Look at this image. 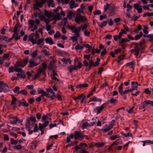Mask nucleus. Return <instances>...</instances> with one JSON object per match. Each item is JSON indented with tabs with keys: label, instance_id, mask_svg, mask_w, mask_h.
I'll list each match as a JSON object with an SVG mask.
<instances>
[{
	"label": "nucleus",
	"instance_id": "obj_8",
	"mask_svg": "<svg viewBox=\"0 0 153 153\" xmlns=\"http://www.w3.org/2000/svg\"><path fill=\"white\" fill-rule=\"evenodd\" d=\"M74 138L75 139L83 138L82 134L79 131H75Z\"/></svg>",
	"mask_w": 153,
	"mask_h": 153
},
{
	"label": "nucleus",
	"instance_id": "obj_39",
	"mask_svg": "<svg viewBox=\"0 0 153 153\" xmlns=\"http://www.w3.org/2000/svg\"><path fill=\"white\" fill-rule=\"evenodd\" d=\"M79 153H88V152L85 150V148H81L79 151Z\"/></svg>",
	"mask_w": 153,
	"mask_h": 153
},
{
	"label": "nucleus",
	"instance_id": "obj_21",
	"mask_svg": "<svg viewBox=\"0 0 153 153\" xmlns=\"http://www.w3.org/2000/svg\"><path fill=\"white\" fill-rule=\"evenodd\" d=\"M123 83H122L118 88L119 92L120 94L122 96L123 95Z\"/></svg>",
	"mask_w": 153,
	"mask_h": 153
},
{
	"label": "nucleus",
	"instance_id": "obj_56",
	"mask_svg": "<svg viewBox=\"0 0 153 153\" xmlns=\"http://www.w3.org/2000/svg\"><path fill=\"white\" fill-rule=\"evenodd\" d=\"M117 137V135H112L110 137L109 139L111 140H114L116 139Z\"/></svg>",
	"mask_w": 153,
	"mask_h": 153
},
{
	"label": "nucleus",
	"instance_id": "obj_37",
	"mask_svg": "<svg viewBox=\"0 0 153 153\" xmlns=\"http://www.w3.org/2000/svg\"><path fill=\"white\" fill-rule=\"evenodd\" d=\"M121 134L126 137H127L129 136L131 137L132 136V134L130 133H128L127 134H124L123 132H121Z\"/></svg>",
	"mask_w": 153,
	"mask_h": 153
},
{
	"label": "nucleus",
	"instance_id": "obj_9",
	"mask_svg": "<svg viewBox=\"0 0 153 153\" xmlns=\"http://www.w3.org/2000/svg\"><path fill=\"white\" fill-rule=\"evenodd\" d=\"M44 38H41L38 39L37 41L35 40V41L36 42L35 43V44H37V45H39V47L41 48L44 45Z\"/></svg>",
	"mask_w": 153,
	"mask_h": 153
},
{
	"label": "nucleus",
	"instance_id": "obj_36",
	"mask_svg": "<svg viewBox=\"0 0 153 153\" xmlns=\"http://www.w3.org/2000/svg\"><path fill=\"white\" fill-rule=\"evenodd\" d=\"M115 123V120H112L111 122H110L109 125L108 126L112 129L113 126L114 124Z\"/></svg>",
	"mask_w": 153,
	"mask_h": 153
},
{
	"label": "nucleus",
	"instance_id": "obj_63",
	"mask_svg": "<svg viewBox=\"0 0 153 153\" xmlns=\"http://www.w3.org/2000/svg\"><path fill=\"white\" fill-rule=\"evenodd\" d=\"M36 117L37 119L39 120L42 117V115L41 113H37L36 114Z\"/></svg>",
	"mask_w": 153,
	"mask_h": 153
},
{
	"label": "nucleus",
	"instance_id": "obj_35",
	"mask_svg": "<svg viewBox=\"0 0 153 153\" xmlns=\"http://www.w3.org/2000/svg\"><path fill=\"white\" fill-rule=\"evenodd\" d=\"M153 16V13H150L149 12H146L143 14V16L145 17L146 16Z\"/></svg>",
	"mask_w": 153,
	"mask_h": 153
},
{
	"label": "nucleus",
	"instance_id": "obj_17",
	"mask_svg": "<svg viewBox=\"0 0 153 153\" xmlns=\"http://www.w3.org/2000/svg\"><path fill=\"white\" fill-rule=\"evenodd\" d=\"M62 18V16L60 15L59 13H58L54 16L53 19L54 21H56L57 20H60Z\"/></svg>",
	"mask_w": 153,
	"mask_h": 153
},
{
	"label": "nucleus",
	"instance_id": "obj_22",
	"mask_svg": "<svg viewBox=\"0 0 153 153\" xmlns=\"http://www.w3.org/2000/svg\"><path fill=\"white\" fill-rule=\"evenodd\" d=\"M134 63L132 62L129 63H127L126 64V66L127 67H129L130 68H134Z\"/></svg>",
	"mask_w": 153,
	"mask_h": 153
},
{
	"label": "nucleus",
	"instance_id": "obj_31",
	"mask_svg": "<svg viewBox=\"0 0 153 153\" xmlns=\"http://www.w3.org/2000/svg\"><path fill=\"white\" fill-rule=\"evenodd\" d=\"M104 143H95L94 146L97 147H100L104 146Z\"/></svg>",
	"mask_w": 153,
	"mask_h": 153
},
{
	"label": "nucleus",
	"instance_id": "obj_18",
	"mask_svg": "<svg viewBox=\"0 0 153 153\" xmlns=\"http://www.w3.org/2000/svg\"><path fill=\"white\" fill-rule=\"evenodd\" d=\"M87 122L89 124V126H93L95 124L96 122V121L95 119L92 118L91 120H87Z\"/></svg>",
	"mask_w": 153,
	"mask_h": 153
},
{
	"label": "nucleus",
	"instance_id": "obj_3",
	"mask_svg": "<svg viewBox=\"0 0 153 153\" xmlns=\"http://www.w3.org/2000/svg\"><path fill=\"white\" fill-rule=\"evenodd\" d=\"M28 61V58H26L23 59L19 60L16 62L15 65V66L16 67H24L27 64Z\"/></svg>",
	"mask_w": 153,
	"mask_h": 153
},
{
	"label": "nucleus",
	"instance_id": "obj_27",
	"mask_svg": "<svg viewBox=\"0 0 153 153\" xmlns=\"http://www.w3.org/2000/svg\"><path fill=\"white\" fill-rule=\"evenodd\" d=\"M67 19L66 18H65L62 20L61 22L60 23L59 25H65L67 23Z\"/></svg>",
	"mask_w": 153,
	"mask_h": 153
},
{
	"label": "nucleus",
	"instance_id": "obj_58",
	"mask_svg": "<svg viewBox=\"0 0 153 153\" xmlns=\"http://www.w3.org/2000/svg\"><path fill=\"white\" fill-rule=\"evenodd\" d=\"M80 27L81 28L82 30L84 29L86 30V29L87 27V24H85L83 25H81Z\"/></svg>",
	"mask_w": 153,
	"mask_h": 153
},
{
	"label": "nucleus",
	"instance_id": "obj_49",
	"mask_svg": "<svg viewBox=\"0 0 153 153\" xmlns=\"http://www.w3.org/2000/svg\"><path fill=\"white\" fill-rule=\"evenodd\" d=\"M107 22L105 21L102 22L101 24L99 25V26L101 27H103L105 26L107 24Z\"/></svg>",
	"mask_w": 153,
	"mask_h": 153
},
{
	"label": "nucleus",
	"instance_id": "obj_30",
	"mask_svg": "<svg viewBox=\"0 0 153 153\" xmlns=\"http://www.w3.org/2000/svg\"><path fill=\"white\" fill-rule=\"evenodd\" d=\"M88 85L87 84H80L76 86V88L87 87Z\"/></svg>",
	"mask_w": 153,
	"mask_h": 153
},
{
	"label": "nucleus",
	"instance_id": "obj_42",
	"mask_svg": "<svg viewBox=\"0 0 153 153\" xmlns=\"http://www.w3.org/2000/svg\"><path fill=\"white\" fill-rule=\"evenodd\" d=\"M45 4V3H43V2L41 1V2H37L35 4L38 7H41L43 6V4Z\"/></svg>",
	"mask_w": 153,
	"mask_h": 153
},
{
	"label": "nucleus",
	"instance_id": "obj_32",
	"mask_svg": "<svg viewBox=\"0 0 153 153\" xmlns=\"http://www.w3.org/2000/svg\"><path fill=\"white\" fill-rule=\"evenodd\" d=\"M100 60L99 58H97V61L94 62L93 66L94 67H97L99 65V62H100Z\"/></svg>",
	"mask_w": 153,
	"mask_h": 153
},
{
	"label": "nucleus",
	"instance_id": "obj_40",
	"mask_svg": "<svg viewBox=\"0 0 153 153\" xmlns=\"http://www.w3.org/2000/svg\"><path fill=\"white\" fill-rule=\"evenodd\" d=\"M10 143L11 144L17 145L18 144V142L17 140H14L13 138H11L10 139Z\"/></svg>",
	"mask_w": 153,
	"mask_h": 153
},
{
	"label": "nucleus",
	"instance_id": "obj_38",
	"mask_svg": "<svg viewBox=\"0 0 153 153\" xmlns=\"http://www.w3.org/2000/svg\"><path fill=\"white\" fill-rule=\"evenodd\" d=\"M84 34L85 36L89 37L90 36V32L87 30H85L84 31Z\"/></svg>",
	"mask_w": 153,
	"mask_h": 153
},
{
	"label": "nucleus",
	"instance_id": "obj_44",
	"mask_svg": "<svg viewBox=\"0 0 153 153\" xmlns=\"http://www.w3.org/2000/svg\"><path fill=\"white\" fill-rule=\"evenodd\" d=\"M85 45L84 44L82 46H80L79 45H78L77 46H76L75 47V48L76 50H79L82 49L84 47Z\"/></svg>",
	"mask_w": 153,
	"mask_h": 153
},
{
	"label": "nucleus",
	"instance_id": "obj_25",
	"mask_svg": "<svg viewBox=\"0 0 153 153\" xmlns=\"http://www.w3.org/2000/svg\"><path fill=\"white\" fill-rule=\"evenodd\" d=\"M44 13L45 16L48 17H51L52 16V13L51 12H49L47 10H45L44 11Z\"/></svg>",
	"mask_w": 153,
	"mask_h": 153
},
{
	"label": "nucleus",
	"instance_id": "obj_4",
	"mask_svg": "<svg viewBox=\"0 0 153 153\" xmlns=\"http://www.w3.org/2000/svg\"><path fill=\"white\" fill-rule=\"evenodd\" d=\"M68 27L72 30L74 33H75V32L79 33L80 31L81 28L79 27H78L76 28V27L75 25L70 26L69 25H68Z\"/></svg>",
	"mask_w": 153,
	"mask_h": 153
},
{
	"label": "nucleus",
	"instance_id": "obj_33",
	"mask_svg": "<svg viewBox=\"0 0 153 153\" xmlns=\"http://www.w3.org/2000/svg\"><path fill=\"white\" fill-rule=\"evenodd\" d=\"M117 101L116 99H114L113 98H111L108 102V103H110L112 104H115Z\"/></svg>",
	"mask_w": 153,
	"mask_h": 153
},
{
	"label": "nucleus",
	"instance_id": "obj_15",
	"mask_svg": "<svg viewBox=\"0 0 153 153\" xmlns=\"http://www.w3.org/2000/svg\"><path fill=\"white\" fill-rule=\"evenodd\" d=\"M34 33H31L29 36V41L32 43L33 44H35V43L36 42H35V40L33 39V35H34Z\"/></svg>",
	"mask_w": 153,
	"mask_h": 153
},
{
	"label": "nucleus",
	"instance_id": "obj_53",
	"mask_svg": "<svg viewBox=\"0 0 153 153\" xmlns=\"http://www.w3.org/2000/svg\"><path fill=\"white\" fill-rule=\"evenodd\" d=\"M110 6V4L107 3L106 5H105L104 7V11L105 12L108 9L109 7Z\"/></svg>",
	"mask_w": 153,
	"mask_h": 153
},
{
	"label": "nucleus",
	"instance_id": "obj_10",
	"mask_svg": "<svg viewBox=\"0 0 153 153\" xmlns=\"http://www.w3.org/2000/svg\"><path fill=\"white\" fill-rule=\"evenodd\" d=\"M19 106H23L27 107L28 106L29 104L26 103V101L24 99H22V101L19 100Z\"/></svg>",
	"mask_w": 153,
	"mask_h": 153
},
{
	"label": "nucleus",
	"instance_id": "obj_28",
	"mask_svg": "<svg viewBox=\"0 0 153 153\" xmlns=\"http://www.w3.org/2000/svg\"><path fill=\"white\" fill-rule=\"evenodd\" d=\"M91 101L101 102L102 101V99L100 98H98L95 97H94L91 100Z\"/></svg>",
	"mask_w": 153,
	"mask_h": 153
},
{
	"label": "nucleus",
	"instance_id": "obj_2",
	"mask_svg": "<svg viewBox=\"0 0 153 153\" xmlns=\"http://www.w3.org/2000/svg\"><path fill=\"white\" fill-rule=\"evenodd\" d=\"M75 22L78 24L80 22H85L87 21V19L84 16H82L80 14L77 13L75 19Z\"/></svg>",
	"mask_w": 153,
	"mask_h": 153
},
{
	"label": "nucleus",
	"instance_id": "obj_51",
	"mask_svg": "<svg viewBox=\"0 0 153 153\" xmlns=\"http://www.w3.org/2000/svg\"><path fill=\"white\" fill-rule=\"evenodd\" d=\"M67 69L70 72H72L74 70L73 66L72 65H70L68 68Z\"/></svg>",
	"mask_w": 153,
	"mask_h": 153
},
{
	"label": "nucleus",
	"instance_id": "obj_45",
	"mask_svg": "<svg viewBox=\"0 0 153 153\" xmlns=\"http://www.w3.org/2000/svg\"><path fill=\"white\" fill-rule=\"evenodd\" d=\"M34 35L35 36V39L34 40L37 41L39 38V35L38 33L37 32V31H36L35 33H34Z\"/></svg>",
	"mask_w": 153,
	"mask_h": 153
},
{
	"label": "nucleus",
	"instance_id": "obj_57",
	"mask_svg": "<svg viewBox=\"0 0 153 153\" xmlns=\"http://www.w3.org/2000/svg\"><path fill=\"white\" fill-rule=\"evenodd\" d=\"M107 16L106 14L104 15H101L100 16V20H102L104 19H107Z\"/></svg>",
	"mask_w": 153,
	"mask_h": 153
},
{
	"label": "nucleus",
	"instance_id": "obj_5",
	"mask_svg": "<svg viewBox=\"0 0 153 153\" xmlns=\"http://www.w3.org/2000/svg\"><path fill=\"white\" fill-rule=\"evenodd\" d=\"M10 119V122L12 124H16L17 122H18L19 123H20L22 122V120H20L16 116L11 117Z\"/></svg>",
	"mask_w": 153,
	"mask_h": 153
},
{
	"label": "nucleus",
	"instance_id": "obj_20",
	"mask_svg": "<svg viewBox=\"0 0 153 153\" xmlns=\"http://www.w3.org/2000/svg\"><path fill=\"white\" fill-rule=\"evenodd\" d=\"M0 85L4 88V91H5L4 89L8 88V85L2 81H0Z\"/></svg>",
	"mask_w": 153,
	"mask_h": 153
},
{
	"label": "nucleus",
	"instance_id": "obj_7",
	"mask_svg": "<svg viewBox=\"0 0 153 153\" xmlns=\"http://www.w3.org/2000/svg\"><path fill=\"white\" fill-rule=\"evenodd\" d=\"M107 104L103 103L101 106L97 107L95 110V111L97 112V114L100 113L103 110V109L106 106Z\"/></svg>",
	"mask_w": 153,
	"mask_h": 153
},
{
	"label": "nucleus",
	"instance_id": "obj_29",
	"mask_svg": "<svg viewBox=\"0 0 153 153\" xmlns=\"http://www.w3.org/2000/svg\"><path fill=\"white\" fill-rule=\"evenodd\" d=\"M19 25H18L16 24L15 25L14 27V30H13V33L15 35V34L16 33H18L17 32V30L18 29Z\"/></svg>",
	"mask_w": 153,
	"mask_h": 153
},
{
	"label": "nucleus",
	"instance_id": "obj_34",
	"mask_svg": "<svg viewBox=\"0 0 153 153\" xmlns=\"http://www.w3.org/2000/svg\"><path fill=\"white\" fill-rule=\"evenodd\" d=\"M48 5L49 7L51 6L53 7H54V4L53 3V0H49L48 2Z\"/></svg>",
	"mask_w": 153,
	"mask_h": 153
},
{
	"label": "nucleus",
	"instance_id": "obj_46",
	"mask_svg": "<svg viewBox=\"0 0 153 153\" xmlns=\"http://www.w3.org/2000/svg\"><path fill=\"white\" fill-rule=\"evenodd\" d=\"M38 51L36 50L35 51L33 52L31 54L32 57L35 58L37 56Z\"/></svg>",
	"mask_w": 153,
	"mask_h": 153
},
{
	"label": "nucleus",
	"instance_id": "obj_12",
	"mask_svg": "<svg viewBox=\"0 0 153 153\" xmlns=\"http://www.w3.org/2000/svg\"><path fill=\"white\" fill-rule=\"evenodd\" d=\"M111 129V128L109 127L108 125H105V126L103 127L101 130L103 132H105L109 131Z\"/></svg>",
	"mask_w": 153,
	"mask_h": 153
},
{
	"label": "nucleus",
	"instance_id": "obj_6",
	"mask_svg": "<svg viewBox=\"0 0 153 153\" xmlns=\"http://www.w3.org/2000/svg\"><path fill=\"white\" fill-rule=\"evenodd\" d=\"M39 64L40 62H39L36 63L34 59H31L29 61L28 67L29 68H33L34 66L39 65Z\"/></svg>",
	"mask_w": 153,
	"mask_h": 153
},
{
	"label": "nucleus",
	"instance_id": "obj_61",
	"mask_svg": "<svg viewBox=\"0 0 153 153\" xmlns=\"http://www.w3.org/2000/svg\"><path fill=\"white\" fill-rule=\"evenodd\" d=\"M144 92L147 94H150L151 93V91L148 88L145 89Z\"/></svg>",
	"mask_w": 153,
	"mask_h": 153
},
{
	"label": "nucleus",
	"instance_id": "obj_16",
	"mask_svg": "<svg viewBox=\"0 0 153 153\" xmlns=\"http://www.w3.org/2000/svg\"><path fill=\"white\" fill-rule=\"evenodd\" d=\"M70 7L71 8H76L78 6L77 4H75V1L74 0H71L70 2Z\"/></svg>",
	"mask_w": 153,
	"mask_h": 153
},
{
	"label": "nucleus",
	"instance_id": "obj_1",
	"mask_svg": "<svg viewBox=\"0 0 153 153\" xmlns=\"http://www.w3.org/2000/svg\"><path fill=\"white\" fill-rule=\"evenodd\" d=\"M131 45L134 46V49L131 50V52L133 53L135 56H137L139 55L140 50L145 49V43L143 42H140L138 43H133Z\"/></svg>",
	"mask_w": 153,
	"mask_h": 153
},
{
	"label": "nucleus",
	"instance_id": "obj_19",
	"mask_svg": "<svg viewBox=\"0 0 153 153\" xmlns=\"http://www.w3.org/2000/svg\"><path fill=\"white\" fill-rule=\"evenodd\" d=\"M143 36L144 37L149 38L150 41L153 43V34H152L149 35H144Z\"/></svg>",
	"mask_w": 153,
	"mask_h": 153
},
{
	"label": "nucleus",
	"instance_id": "obj_62",
	"mask_svg": "<svg viewBox=\"0 0 153 153\" xmlns=\"http://www.w3.org/2000/svg\"><path fill=\"white\" fill-rule=\"evenodd\" d=\"M16 100V98L14 97L13 96L12 97V100L11 104V105H13L14 104H15V102Z\"/></svg>",
	"mask_w": 153,
	"mask_h": 153
},
{
	"label": "nucleus",
	"instance_id": "obj_55",
	"mask_svg": "<svg viewBox=\"0 0 153 153\" xmlns=\"http://www.w3.org/2000/svg\"><path fill=\"white\" fill-rule=\"evenodd\" d=\"M14 37L15 40L16 41H17L20 39V36L18 35V33H16L15 34Z\"/></svg>",
	"mask_w": 153,
	"mask_h": 153
},
{
	"label": "nucleus",
	"instance_id": "obj_41",
	"mask_svg": "<svg viewBox=\"0 0 153 153\" xmlns=\"http://www.w3.org/2000/svg\"><path fill=\"white\" fill-rule=\"evenodd\" d=\"M88 126H89V124L87 121L85 122V123L83 124L81 126V128L83 129H84L86 128Z\"/></svg>",
	"mask_w": 153,
	"mask_h": 153
},
{
	"label": "nucleus",
	"instance_id": "obj_48",
	"mask_svg": "<svg viewBox=\"0 0 153 153\" xmlns=\"http://www.w3.org/2000/svg\"><path fill=\"white\" fill-rule=\"evenodd\" d=\"M13 148L16 150H21L22 149V146L20 145H18L14 146Z\"/></svg>",
	"mask_w": 153,
	"mask_h": 153
},
{
	"label": "nucleus",
	"instance_id": "obj_60",
	"mask_svg": "<svg viewBox=\"0 0 153 153\" xmlns=\"http://www.w3.org/2000/svg\"><path fill=\"white\" fill-rule=\"evenodd\" d=\"M46 90L48 92H50L53 95H54L55 94V92H53L52 88H47Z\"/></svg>",
	"mask_w": 153,
	"mask_h": 153
},
{
	"label": "nucleus",
	"instance_id": "obj_47",
	"mask_svg": "<svg viewBox=\"0 0 153 153\" xmlns=\"http://www.w3.org/2000/svg\"><path fill=\"white\" fill-rule=\"evenodd\" d=\"M73 13L72 11H70L67 14V16L68 18L71 19L72 18Z\"/></svg>",
	"mask_w": 153,
	"mask_h": 153
},
{
	"label": "nucleus",
	"instance_id": "obj_59",
	"mask_svg": "<svg viewBox=\"0 0 153 153\" xmlns=\"http://www.w3.org/2000/svg\"><path fill=\"white\" fill-rule=\"evenodd\" d=\"M51 26L49 24L46 25L45 28L47 31H49L51 30Z\"/></svg>",
	"mask_w": 153,
	"mask_h": 153
},
{
	"label": "nucleus",
	"instance_id": "obj_23",
	"mask_svg": "<svg viewBox=\"0 0 153 153\" xmlns=\"http://www.w3.org/2000/svg\"><path fill=\"white\" fill-rule=\"evenodd\" d=\"M34 22L33 20H28V24L29 25V27L32 28L34 26Z\"/></svg>",
	"mask_w": 153,
	"mask_h": 153
},
{
	"label": "nucleus",
	"instance_id": "obj_64",
	"mask_svg": "<svg viewBox=\"0 0 153 153\" xmlns=\"http://www.w3.org/2000/svg\"><path fill=\"white\" fill-rule=\"evenodd\" d=\"M14 71V68L13 66H12L10 67L9 68V73H12Z\"/></svg>",
	"mask_w": 153,
	"mask_h": 153
},
{
	"label": "nucleus",
	"instance_id": "obj_24",
	"mask_svg": "<svg viewBox=\"0 0 153 153\" xmlns=\"http://www.w3.org/2000/svg\"><path fill=\"white\" fill-rule=\"evenodd\" d=\"M30 120L32 121L35 122L36 121V118L35 117L32 116L30 118H28V119L27 120V121L29 124L30 123Z\"/></svg>",
	"mask_w": 153,
	"mask_h": 153
},
{
	"label": "nucleus",
	"instance_id": "obj_54",
	"mask_svg": "<svg viewBox=\"0 0 153 153\" xmlns=\"http://www.w3.org/2000/svg\"><path fill=\"white\" fill-rule=\"evenodd\" d=\"M16 75L18 76H19L21 78H24L26 76L25 75L23 74L17 73V74Z\"/></svg>",
	"mask_w": 153,
	"mask_h": 153
},
{
	"label": "nucleus",
	"instance_id": "obj_43",
	"mask_svg": "<svg viewBox=\"0 0 153 153\" xmlns=\"http://www.w3.org/2000/svg\"><path fill=\"white\" fill-rule=\"evenodd\" d=\"M42 52L44 54L45 56H48L50 55V53L49 52L47 51L46 49H44L42 51Z\"/></svg>",
	"mask_w": 153,
	"mask_h": 153
},
{
	"label": "nucleus",
	"instance_id": "obj_11",
	"mask_svg": "<svg viewBox=\"0 0 153 153\" xmlns=\"http://www.w3.org/2000/svg\"><path fill=\"white\" fill-rule=\"evenodd\" d=\"M45 72L44 71L43 69L39 68L38 69L37 73L35 76V78H36L39 77L41 73H42L43 74H45Z\"/></svg>",
	"mask_w": 153,
	"mask_h": 153
},
{
	"label": "nucleus",
	"instance_id": "obj_52",
	"mask_svg": "<svg viewBox=\"0 0 153 153\" xmlns=\"http://www.w3.org/2000/svg\"><path fill=\"white\" fill-rule=\"evenodd\" d=\"M93 13L94 15H99L101 14V11L100 10H97L93 12Z\"/></svg>",
	"mask_w": 153,
	"mask_h": 153
},
{
	"label": "nucleus",
	"instance_id": "obj_50",
	"mask_svg": "<svg viewBox=\"0 0 153 153\" xmlns=\"http://www.w3.org/2000/svg\"><path fill=\"white\" fill-rule=\"evenodd\" d=\"M61 34L58 31H57L55 34L54 35V37L56 39L58 38L59 37H60Z\"/></svg>",
	"mask_w": 153,
	"mask_h": 153
},
{
	"label": "nucleus",
	"instance_id": "obj_26",
	"mask_svg": "<svg viewBox=\"0 0 153 153\" xmlns=\"http://www.w3.org/2000/svg\"><path fill=\"white\" fill-rule=\"evenodd\" d=\"M18 94H22L23 95H26L27 94V92L25 89L19 91L18 92Z\"/></svg>",
	"mask_w": 153,
	"mask_h": 153
},
{
	"label": "nucleus",
	"instance_id": "obj_14",
	"mask_svg": "<svg viewBox=\"0 0 153 153\" xmlns=\"http://www.w3.org/2000/svg\"><path fill=\"white\" fill-rule=\"evenodd\" d=\"M45 40L47 43L49 44L50 45H52L54 43L51 37H47L45 39Z\"/></svg>",
	"mask_w": 153,
	"mask_h": 153
},
{
	"label": "nucleus",
	"instance_id": "obj_13",
	"mask_svg": "<svg viewBox=\"0 0 153 153\" xmlns=\"http://www.w3.org/2000/svg\"><path fill=\"white\" fill-rule=\"evenodd\" d=\"M74 33L75 35V36L71 37V38L73 42H75L76 40H77V38H79L80 37L79 33H76V32H75V33Z\"/></svg>",
	"mask_w": 153,
	"mask_h": 153
}]
</instances>
